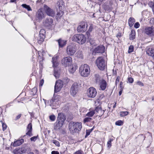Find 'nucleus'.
<instances>
[{
	"label": "nucleus",
	"instance_id": "f257e3e1",
	"mask_svg": "<svg viewBox=\"0 0 154 154\" xmlns=\"http://www.w3.org/2000/svg\"><path fill=\"white\" fill-rule=\"evenodd\" d=\"M66 119V116L62 112L58 114V116L56 122L54 124V129L59 130L63 126Z\"/></svg>",
	"mask_w": 154,
	"mask_h": 154
},
{
	"label": "nucleus",
	"instance_id": "f03ea898",
	"mask_svg": "<svg viewBox=\"0 0 154 154\" xmlns=\"http://www.w3.org/2000/svg\"><path fill=\"white\" fill-rule=\"evenodd\" d=\"M89 66L87 64L82 65L79 68V72L81 75L83 77H88L90 73Z\"/></svg>",
	"mask_w": 154,
	"mask_h": 154
},
{
	"label": "nucleus",
	"instance_id": "7ed1b4c3",
	"mask_svg": "<svg viewBox=\"0 0 154 154\" xmlns=\"http://www.w3.org/2000/svg\"><path fill=\"white\" fill-rule=\"evenodd\" d=\"M72 41L81 45L85 43L86 41V37L82 34H75L72 37Z\"/></svg>",
	"mask_w": 154,
	"mask_h": 154
},
{
	"label": "nucleus",
	"instance_id": "20e7f679",
	"mask_svg": "<svg viewBox=\"0 0 154 154\" xmlns=\"http://www.w3.org/2000/svg\"><path fill=\"white\" fill-rule=\"evenodd\" d=\"M96 64L100 70H104L106 66V63L102 57H99L96 60Z\"/></svg>",
	"mask_w": 154,
	"mask_h": 154
},
{
	"label": "nucleus",
	"instance_id": "39448f33",
	"mask_svg": "<svg viewBox=\"0 0 154 154\" xmlns=\"http://www.w3.org/2000/svg\"><path fill=\"white\" fill-rule=\"evenodd\" d=\"M78 125L79 128V129L81 128V124L78 123H75V122H70L69 125V130L72 133H75L77 131V128H76L75 126Z\"/></svg>",
	"mask_w": 154,
	"mask_h": 154
},
{
	"label": "nucleus",
	"instance_id": "423d86ee",
	"mask_svg": "<svg viewBox=\"0 0 154 154\" xmlns=\"http://www.w3.org/2000/svg\"><path fill=\"white\" fill-rule=\"evenodd\" d=\"M76 51V48L74 45H69L67 47L66 52L68 55L69 56L73 55Z\"/></svg>",
	"mask_w": 154,
	"mask_h": 154
},
{
	"label": "nucleus",
	"instance_id": "0eeeda50",
	"mask_svg": "<svg viewBox=\"0 0 154 154\" xmlns=\"http://www.w3.org/2000/svg\"><path fill=\"white\" fill-rule=\"evenodd\" d=\"M88 27L87 24L84 22H82L79 23L78 26L77 30L78 32H85Z\"/></svg>",
	"mask_w": 154,
	"mask_h": 154
},
{
	"label": "nucleus",
	"instance_id": "6e6552de",
	"mask_svg": "<svg viewBox=\"0 0 154 154\" xmlns=\"http://www.w3.org/2000/svg\"><path fill=\"white\" fill-rule=\"evenodd\" d=\"M72 60L70 57H66L63 58L62 60V63L65 66H69L71 65Z\"/></svg>",
	"mask_w": 154,
	"mask_h": 154
},
{
	"label": "nucleus",
	"instance_id": "1a4fd4ad",
	"mask_svg": "<svg viewBox=\"0 0 154 154\" xmlns=\"http://www.w3.org/2000/svg\"><path fill=\"white\" fill-rule=\"evenodd\" d=\"M44 9L45 13L48 15L52 17H53L54 16V11L47 5H45L44 6Z\"/></svg>",
	"mask_w": 154,
	"mask_h": 154
},
{
	"label": "nucleus",
	"instance_id": "9d476101",
	"mask_svg": "<svg viewBox=\"0 0 154 154\" xmlns=\"http://www.w3.org/2000/svg\"><path fill=\"white\" fill-rule=\"evenodd\" d=\"M144 32L149 36H152L154 35V27L152 26L146 27Z\"/></svg>",
	"mask_w": 154,
	"mask_h": 154
},
{
	"label": "nucleus",
	"instance_id": "9b49d317",
	"mask_svg": "<svg viewBox=\"0 0 154 154\" xmlns=\"http://www.w3.org/2000/svg\"><path fill=\"white\" fill-rule=\"evenodd\" d=\"M96 90L93 87L90 88L88 90L87 95L88 97L91 98L94 97L97 95Z\"/></svg>",
	"mask_w": 154,
	"mask_h": 154
},
{
	"label": "nucleus",
	"instance_id": "f8f14e48",
	"mask_svg": "<svg viewBox=\"0 0 154 154\" xmlns=\"http://www.w3.org/2000/svg\"><path fill=\"white\" fill-rule=\"evenodd\" d=\"M36 19L38 21H41L45 17V15L42 9H39L35 15Z\"/></svg>",
	"mask_w": 154,
	"mask_h": 154
},
{
	"label": "nucleus",
	"instance_id": "ddd939ff",
	"mask_svg": "<svg viewBox=\"0 0 154 154\" xmlns=\"http://www.w3.org/2000/svg\"><path fill=\"white\" fill-rule=\"evenodd\" d=\"M63 86V82L62 80H59L56 83L54 87V92L57 93L59 92Z\"/></svg>",
	"mask_w": 154,
	"mask_h": 154
},
{
	"label": "nucleus",
	"instance_id": "4468645a",
	"mask_svg": "<svg viewBox=\"0 0 154 154\" xmlns=\"http://www.w3.org/2000/svg\"><path fill=\"white\" fill-rule=\"evenodd\" d=\"M79 85L77 83H75L72 85L71 88V94L74 96L78 91Z\"/></svg>",
	"mask_w": 154,
	"mask_h": 154
},
{
	"label": "nucleus",
	"instance_id": "2eb2a0df",
	"mask_svg": "<svg viewBox=\"0 0 154 154\" xmlns=\"http://www.w3.org/2000/svg\"><path fill=\"white\" fill-rule=\"evenodd\" d=\"M104 49L105 48L103 45L99 46L95 48L93 52L95 53H102L104 52Z\"/></svg>",
	"mask_w": 154,
	"mask_h": 154
},
{
	"label": "nucleus",
	"instance_id": "dca6fc26",
	"mask_svg": "<svg viewBox=\"0 0 154 154\" xmlns=\"http://www.w3.org/2000/svg\"><path fill=\"white\" fill-rule=\"evenodd\" d=\"M26 149L25 147H22L20 148H17L14 150L15 154H21L26 152Z\"/></svg>",
	"mask_w": 154,
	"mask_h": 154
},
{
	"label": "nucleus",
	"instance_id": "f3484780",
	"mask_svg": "<svg viewBox=\"0 0 154 154\" xmlns=\"http://www.w3.org/2000/svg\"><path fill=\"white\" fill-rule=\"evenodd\" d=\"M99 83L100 89L103 91L105 90L107 86V83L106 81L102 79Z\"/></svg>",
	"mask_w": 154,
	"mask_h": 154
},
{
	"label": "nucleus",
	"instance_id": "a211bd4d",
	"mask_svg": "<svg viewBox=\"0 0 154 154\" xmlns=\"http://www.w3.org/2000/svg\"><path fill=\"white\" fill-rule=\"evenodd\" d=\"M53 22V21L52 19L49 18H47L44 20L43 21V23L45 26L48 27L52 24Z\"/></svg>",
	"mask_w": 154,
	"mask_h": 154
},
{
	"label": "nucleus",
	"instance_id": "6ab92c4d",
	"mask_svg": "<svg viewBox=\"0 0 154 154\" xmlns=\"http://www.w3.org/2000/svg\"><path fill=\"white\" fill-rule=\"evenodd\" d=\"M95 112H97L98 113V116H101L103 114L104 112V110H102L101 107L100 106H97L95 109Z\"/></svg>",
	"mask_w": 154,
	"mask_h": 154
},
{
	"label": "nucleus",
	"instance_id": "aec40b11",
	"mask_svg": "<svg viewBox=\"0 0 154 154\" xmlns=\"http://www.w3.org/2000/svg\"><path fill=\"white\" fill-rule=\"evenodd\" d=\"M54 76L56 79L59 78L60 73V69L58 68H54Z\"/></svg>",
	"mask_w": 154,
	"mask_h": 154
},
{
	"label": "nucleus",
	"instance_id": "412c9836",
	"mask_svg": "<svg viewBox=\"0 0 154 154\" xmlns=\"http://www.w3.org/2000/svg\"><path fill=\"white\" fill-rule=\"evenodd\" d=\"M57 41L59 47H63L66 44V41L63 40L61 38L57 40Z\"/></svg>",
	"mask_w": 154,
	"mask_h": 154
},
{
	"label": "nucleus",
	"instance_id": "4be33fe9",
	"mask_svg": "<svg viewBox=\"0 0 154 154\" xmlns=\"http://www.w3.org/2000/svg\"><path fill=\"white\" fill-rule=\"evenodd\" d=\"M57 56L55 55L52 58V62L54 67H56L58 65V63H57Z\"/></svg>",
	"mask_w": 154,
	"mask_h": 154
},
{
	"label": "nucleus",
	"instance_id": "5701e85b",
	"mask_svg": "<svg viewBox=\"0 0 154 154\" xmlns=\"http://www.w3.org/2000/svg\"><path fill=\"white\" fill-rule=\"evenodd\" d=\"M24 142V140L21 139L14 141L13 144V146H19L21 145Z\"/></svg>",
	"mask_w": 154,
	"mask_h": 154
},
{
	"label": "nucleus",
	"instance_id": "b1692460",
	"mask_svg": "<svg viewBox=\"0 0 154 154\" xmlns=\"http://www.w3.org/2000/svg\"><path fill=\"white\" fill-rule=\"evenodd\" d=\"M147 53L149 55L152 57L154 59V48H151L150 50L147 51Z\"/></svg>",
	"mask_w": 154,
	"mask_h": 154
},
{
	"label": "nucleus",
	"instance_id": "393cba45",
	"mask_svg": "<svg viewBox=\"0 0 154 154\" xmlns=\"http://www.w3.org/2000/svg\"><path fill=\"white\" fill-rule=\"evenodd\" d=\"M57 5L58 6L59 10H61L62 8V6L64 5V2L62 0H59L57 2Z\"/></svg>",
	"mask_w": 154,
	"mask_h": 154
},
{
	"label": "nucleus",
	"instance_id": "a878e982",
	"mask_svg": "<svg viewBox=\"0 0 154 154\" xmlns=\"http://www.w3.org/2000/svg\"><path fill=\"white\" fill-rule=\"evenodd\" d=\"M94 79L95 82L97 83H99L101 80L100 76L98 74L95 75Z\"/></svg>",
	"mask_w": 154,
	"mask_h": 154
},
{
	"label": "nucleus",
	"instance_id": "bb28decb",
	"mask_svg": "<svg viewBox=\"0 0 154 154\" xmlns=\"http://www.w3.org/2000/svg\"><path fill=\"white\" fill-rule=\"evenodd\" d=\"M135 31L131 30V34L129 35V39L131 40H133L135 38Z\"/></svg>",
	"mask_w": 154,
	"mask_h": 154
},
{
	"label": "nucleus",
	"instance_id": "cd10ccee",
	"mask_svg": "<svg viewBox=\"0 0 154 154\" xmlns=\"http://www.w3.org/2000/svg\"><path fill=\"white\" fill-rule=\"evenodd\" d=\"M135 20L134 19L131 17L128 20V24L130 27H131L133 25Z\"/></svg>",
	"mask_w": 154,
	"mask_h": 154
},
{
	"label": "nucleus",
	"instance_id": "c85d7f7f",
	"mask_svg": "<svg viewBox=\"0 0 154 154\" xmlns=\"http://www.w3.org/2000/svg\"><path fill=\"white\" fill-rule=\"evenodd\" d=\"M77 68V66L75 65H72L71 66V68L69 70V72L72 73L75 71Z\"/></svg>",
	"mask_w": 154,
	"mask_h": 154
},
{
	"label": "nucleus",
	"instance_id": "c756f323",
	"mask_svg": "<svg viewBox=\"0 0 154 154\" xmlns=\"http://www.w3.org/2000/svg\"><path fill=\"white\" fill-rule=\"evenodd\" d=\"M63 15V12L61 11V10H59V11H57L56 17L57 19L60 18Z\"/></svg>",
	"mask_w": 154,
	"mask_h": 154
},
{
	"label": "nucleus",
	"instance_id": "7c9ffc66",
	"mask_svg": "<svg viewBox=\"0 0 154 154\" xmlns=\"http://www.w3.org/2000/svg\"><path fill=\"white\" fill-rule=\"evenodd\" d=\"M95 113V111L94 110H92L88 112L86 115V116H88L89 117H92Z\"/></svg>",
	"mask_w": 154,
	"mask_h": 154
},
{
	"label": "nucleus",
	"instance_id": "2f4dec72",
	"mask_svg": "<svg viewBox=\"0 0 154 154\" xmlns=\"http://www.w3.org/2000/svg\"><path fill=\"white\" fill-rule=\"evenodd\" d=\"M21 6L23 8L26 9L28 11L32 10L31 7L29 5H27L26 4H23Z\"/></svg>",
	"mask_w": 154,
	"mask_h": 154
},
{
	"label": "nucleus",
	"instance_id": "473e14b6",
	"mask_svg": "<svg viewBox=\"0 0 154 154\" xmlns=\"http://www.w3.org/2000/svg\"><path fill=\"white\" fill-rule=\"evenodd\" d=\"M44 38V36L39 35L38 39V43L40 44H41L43 41Z\"/></svg>",
	"mask_w": 154,
	"mask_h": 154
},
{
	"label": "nucleus",
	"instance_id": "72a5a7b5",
	"mask_svg": "<svg viewBox=\"0 0 154 154\" xmlns=\"http://www.w3.org/2000/svg\"><path fill=\"white\" fill-rule=\"evenodd\" d=\"M94 127H93L91 129L89 130H86V135H85V137H86L88 136L89 135H90V133L92 132V131L94 129Z\"/></svg>",
	"mask_w": 154,
	"mask_h": 154
},
{
	"label": "nucleus",
	"instance_id": "f704fd0d",
	"mask_svg": "<svg viewBox=\"0 0 154 154\" xmlns=\"http://www.w3.org/2000/svg\"><path fill=\"white\" fill-rule=\"evenodd\" d=\"M55 98L53 97L51 100H50V106H53L54 105V104H55V103L56 102L55 100L54 99Z\"/></svg>",
	"mask_w": 154,
	"mask_h": 154
},
{
	"label": "nucleus",
	"instance_id": "c9c22d12",
	"mask_svg": "<svg viewBox=\"0 0 154 154\" xmlns=\"http://www.w3.org/2000/svg\"><path fill=\"white\" fill-rule=\"evenodd\" d=\"M128 113V112L127 111H122L120 112V115L121 117H123L127 116Z\"/></svg>",
	"mask_w": 154,
	"mask_h": 154
},
{
	"label": "nucleus",
	"instance_id": "e433bc0d",
	"mask_svg": "<svg viewBox=\"0 0 154 154\" xmlns=\"http://www.w3.org/2000/svg\"><path fill=\"white\" fill-rule=\"evenodd\" d=\"M92 119L90 117H87L85 118L83 120V122L84 123H85L86 122H88L91 121V120Z\"/></svg>",
	"mask_w": 154,
	"mask_h": 154
},
{
	"label": "nucleus",
	"instance_id": "4c0bfd02",
	"mask_svg": "<svg viewBox=\"0 0 154 154\" xmlns=\"http://www.w3.org/2000/svg\"><path fill=\"white\" fill-rule=\"evenodd\" d=\"M76 54L78 57L82 58L83 56L81 51H78Z\"/></svg>",
	"mask_w": 154,
	"mask_h": 154
},
{
	"label": "nucleus",
	"instance_id": "58836bf2",
	"mask_svg": "<svg viewBox=\"0 0 154 154\" xmlns=\"http://www.w3.org/2000/svg\"><path fill=\"white\" fill-rule=\"evenodd\" d=\"M134 51V46L133 45H130L129 48L128 50V53H129L132 52Z\"/></svg>",
	"mask_w": 154,
	"mask_h": 154
},
{
	"label": "nucleus",
	"instance_id": "ea45409f",
	"mask_svg": "<svg viewBox=\"0 0 154 154\" xmlns=\"http://www.w3.org/2000/svg\"><path fill=\"white\" fill-rule=\"evenodd\" d=\"M123 122L122 120H119L116 122L115 124L116 125L120 126L122 125Z\"/></svg>",
	"mask_w": 154,
	"mask_h": 154
},
{
	"label": "nucleus",
	"instance_id": "a19ab883",
	"mask_svg": "<svg viewBox=\"0 0 154 154\" xmlns=\"http://www.w3.org/2000/svg\"><path fill=\"white\" fill-rule=\"evenodd\" d=\"M93 29V25L92 24H91L88 29V32H87V35L88 36V34H89V32H91L92 31Z\"/></svg>",
	"mask_w": 154,
	"mask_h": 154
},
{
	"label": "nucleus",
	"instance_id": "79ce46f5",
	"mask_svg": "<svg viewBox=\"0 0 154 154\" xmlns=\"http://www.w3.org/2000/svg\"><path fill=\"white\" fill-rule=\"evenodd\" d=\"M38 135H37L36 136H33L30 138V140L31 141L35 142L38 138Z\"/></svg>",
	"mask_w": 154,
	"mask_h": 154
},
{
	"label": "nucleus",
	"instance_id": "37998d69",
	"mask_svg": "<svg viewBox=\"0 0 154 154\" xmlns=\"http://www.w3.org/2000/svg\"><path fill=\"white\" fill-rule=\"evenodd\" d=\"M45 33V31L44 29H42L40 30L39 32V35L42 36H44V34Z\"/></svg>",
	"mask_w": 154,
	"mask_h": 154
},
{
	"label": "nucleus",
	"instance_id": "c03bdc74",
	"mask_svg": "<svg viewBox=\"0 0 154 154\" xmlns=\"http://www.w3.org/2000/svg\"><path fill=\"white\" fill-rule=\"evenodd\" d=\"M52 142L56 146H60V143L58 141L55 140H53Z\"/></svg>",
	"mask_w": 154,
	"mask_h": 154
},
{
	"label": "nucleus",
	"instance_id": "a18cd8bd",
	"mask_svg": "<svg viewBox=\"0 0 154 154\" xmlns=\"http://www.w3.org/2000/svg\"><path fill=\"white\" fill-rule=\"evenodd\" d=\"M148 5L152 8V9L154 8V3L152 2H149L148 3Z\"/></svg>",
	"mask_w": 154,
	"mask_h": 154
},
{
	"label": "nucleus",
	"instance_id": "49530a36",
	"mask_svg": "<svg viewBox=\"0 0 154 154\" xmlns=\"http://www.w3.org/2000/svg\"><path fill=\"white\" fill-rule=\"evenodd\" d=\"M49 119L51 120L54 121L55 120V116L54 115H52L49 116Z\"/></svg>",
	"mask_w": 154,
	"mask_h": 154
},
{
	"label": "nucleus",
	"instance_id": "de8ad7c7",
	"mask_svg": "<svg viewBox=\"0 0 154 154\" xmlns=\"http://www.w3.org/2000/svg\"><path fill=\"white\" fill-rule=\"evenodd\" d=\"M27 128L28 129V130L29 131H31L32 130V125L31 123H29L27 127Z\"/></svg>",
	"mask_w": 154,
	"mask_h": 154
},
{
	"label": "nucleus",
	"instance_id": "09e8293b",
	"mask_svg": "<svg viewBox=\"0 0 154 154\" xmlns=\"http://www.w3.org/2000/svg\"><path fill=\"white\" fill-rule=\"evenodd\" d=\"M32 131L28 130V132L26 133V135H28L29 137H31L33 135L32 132Z\"/></svg>",
	"mask_w": 154,
	"mask_h": 154
},
{
	"label": "nucleus",
	"instance_id": "8fccbe9b",
	"mask_svg": "<svg viewBox=\"0 0 154 154\" xmlns=\"http://www.w3.org/2000/svg\"><path fill=\"white\" fill-rule=\"evenodd\" d=\"M75 123H78V124H81V128H79H79L78 127V125H76V126H75V128H77V131H80L81 130V128H82V124L81 123V122H80V123H79V122H75Z\"/></svg>",
	"mask_w": 154,
	"mask_h": 154
},
{
	"label": "nucleus",
	"instance_id": "3c124183",
	"mask_svg": "<svg viewBox=\"0 0 154 154\" xmlns=\"http://www.w3.org/2000/svg\"><path fill=\"white\" fill-rule=\"evenodd\" d=\"M74 154H84V152L81 150H79L75 152Z\"/></svg>",
	"mask_w": 154,
	"mask_h": 154
},
{
	"label": "nucleus",
	"instance_id": "603ef678",
	"mask_svg": "<svg viewBox=\"0 0 154 154\" xmlns=\"http://www.w3.org/2000/svg\"><path fill=\"white\" fill-rule=\"evenodd\" d=\"M112 141V139H110V140L108 142V147L110 148L111 146V142Z\"/></svg>",
	"mask_w": 154,
	"mask_h": 154
},
{
	"label": "nucleus",
	"instance_id": "864d4df0",
	"mask_svg": "<svg viewBox=\"0 0 154 154\" xmlns=\"http://www.w3.org/2000/svg\"><path fill=\"white\" fill-rule=\"evenodd\" d=\"M128 81L129 83H132L134 81V79L132 78L129 77L128 79Z\"/></svg>",
	"mask_w": 154,
	"mask_h": 154
},
{
	"label": "nucleus",
	"instance_id": "5fc2aeb1",
	"mask_svg": "<svg viewBox=\"0 0 154 154\" xmlns=\"http://www.w3.org/2000/svg\"><path fill=\"white\" fill-rule=\"evenodd\" d=\"M140 26V24L138 22H137L134 25V27L136 28H138Z\"/></svg>",
	"mask_w": 154,
	"mask_h": 154
},
{
	"label": "nucleus",
	"instance_id": "6e6d98bb",
	"mask_svg": "<svg viewBox=\"0 0 154 154\" xmlns=\"http://www.w3.org/2000/svg\"><path fill=\"white\" fill-rule=\"evenodd\" d=\"M51 154H59V153L57 151H53L51 152Z\"/></svg>",
	"mask_w": 154,
	"mask_h": 154
},
{
	"label": "nucleus",
	"instance_id": "4d7b16f0",
	"mask_svg": "<svg viewBox=\"0 0 154 154\" xmlns=\"http://www.w3.org/2000/svg\"><path fill=\"white\" fill-rule=\"evenodd\" d=\"M137 84L139 85L143 86L144 85L143 83L141 82L138 81L137 82Z\"/></svg>",
	"mask_w": 154,
	"mask_h": 154
},
{
	"label": "nucleus",
	"instance_id": "13d9d810",
	"mask_svg": "<svg viewBox=\"0 0 154 154\" xmlns=\"http://www.w3.org/2000/svg\"><path fill=\"white\" fill-rule=\"evenodd\" d=\"M2 127L3 128V130L4 131L5 130L7 126L6 124H2Z\"/></svg>",
	"mask_w": 154,
	"mask_h": 154
},
{
	"label": "nucleus",
	"instance_id": "bf43d9fd",
	"mask_svg": "<svg viewBox=\"0 0 154 154\" xmlns=\"http://www.w3.org/2000/svg\"><path fill=\"white\" fill-rule=\"evenodd\" d=\"M44 82V80L43 79H42L40 81V84H39V86L40 87H42Z\"/></svg>",
	"mask_w": 154,
	"mask_h": 154
},
{
	"label": "nucleus",
	"instance_id": "052dcab7",
	"mask_svg": "<svg viewBox=\"0 0 154 154\" xmlns=\"http://www.w3.org/2000/svg\"><path fill=\"white\" fill-rule=\"evenodd\" d=\"M59 96H54V97L55 98V100L56 102H57L58 100V99L59 98Z\"/></svg>",
	"mask_w": 154,
	"mask_h": 154
},
{
	"label": "nucleus",
	"instance_id": "680f3d73",
	"mask_svg": "<svg viewBox=\"0 0 154 154\" xmlns=\"http://www.w3.org/2000/svg\"><path fill=\"white\" fill-rule=\"evenodd\" d=\"M21 116V114H20L19 115H18L16 117V119H15V120H17V119H18L20 118Z\"/></svg>",
	"mask_w": 154,
	"mask_h": 154
},
{
	"label": "nucleus",
	"instance_id": "e2e57ef3",
	"mask_svg": "<svg viewBox=\"0 0 154 154\" xmlns=\"http://www.w3.org/2000/svg\"><path fill=\"white\" fill-rule=\"evenodd\" d=\"M154 19H151L150 21V22L151 23H153L154 21Z\"/></svg>",
	"mask_w": 154,
	"mask_h": 154
},
{
	"label": "nucleus",
	"instance_id": "0e129e2a",
	"mask_svg": "<svg viewBox=\"0 0 154 154\" xmlns=\"http://www.w3.org/2000/svg\"><path fill=\"white\" fill-rule=\"evenodd\" d=\"M119 77L118 76H117V79H116V81H118L119 82Z\"/></svg>",
	"mask_w": 154,
	"mask_h": 154
},
{
	"label": "nucleus",
	"instance_id": "69168bd1",
	"mask_svg": "<svg viewBox=\"0 0 154 154\" xmlns=\"http://www.w3.org/2000/svg\"><path fill=\"white\" fill-rule=\"evenodd\" d=\"M16 0H11L10 2H14L16 1Z\"/></svg>",
	"mask_w": 154,
	"mask_h": 154
},
{
	"label": "nucleus",
	"instance_id": "338daca9",
	"mask_svg": "<svg viewBox=\"0 0 154 154\" xmlns=\"http://www.w3.org/2000/svg\"><path fill=\"white\" fill-rule=\"evenodd\" d=\"M122 93V91H120L119 92V96H120Z\"/></svg>",
	"mask_w": 154,
	"mask_h": 154
},
{
	"label": "nucleus",
	"instance_id": "774afa93",
	"mask_svg": "<svg viewBox=\"0 0 154 154\" xmlns=\"http://www.w3.org/2000/svg\"><path fill=\"white\" fill-rule=\"evenodd\" d=\"M37 2H39L42 3V1L41 0H38V1H37Z\"/></svg>",
	"mask_w": 154,
	"mask_h": 154
}]
</instances>
